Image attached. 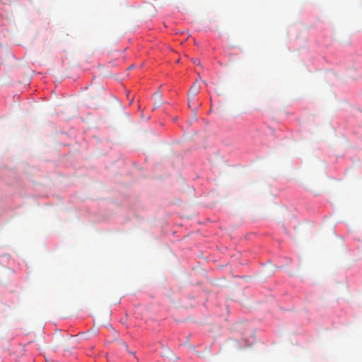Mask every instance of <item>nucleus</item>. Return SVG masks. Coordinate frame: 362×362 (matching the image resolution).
Instances as JSON below:
<instances>
[{
	"mask_svg": "<svg viewBox=\"0 0 362 362\" xmlns=\"http://www.w3.org/2000/svg\"><path fill=\"white\" fill-rule=\"evenodd\" d=\"M192 103H189V99L188 98V106H189V107H192Z\"/></svg>",
	"mask_w": 362,
	"mask_h": 362,
	"instance_id": "obj_5",
	"label": "nucleus"
},
{
	"mask_svg": "<svg viewBox=\"0 0 362 362\" xmlns=\"http://www.w3.org/2000/svg\"><path fill=\"white\" fill-rule=\"evenodd\" d=\"M154 95L158 98V101L161 100V95L160 93H155Z\"/></svg>",
	"mask_w": 362,
	"mask_h": 362,
	"instance_id": "obj_2",
	"label": "nucleus"
},
{
	"mask_svg": "<svg viewBox=\"0 0 362 362\" xmlns=\"http://www.w3.org/2000/svg\"><path fill=\"white\" fill-rule=\"evenodd\" d=\"M200 90V85L198 81H195L193 83L192 86L189 88L188 91V98L189 99V103H192L195 99L197 95L199 93Z\"/></svg>",
	"mask_w": 362,
	"mask_h": 362,
	"instance_id": "obj_1",
	"label": "nucleus"
},
{
	"mask_svg": "<svg viewBox=\"0 0 362 362\" xmlns=\"http://www.w3.org/2000/svg\"><path fill=\"white\" fill-rule=\"evenodd\" d=\"M160 105H161V100H158L157 102V103L155 105V106L153 107V109L158 108Z\"/></svg>",
	"mask_w": 362,
	"mask_h": 362,
	"instance_id": "obj_3",
	"label": "nucleus"
},
{
	"mask_svg": "<svg viewBox=\"0 0 362 362\" xmlns=\"http://www.w3.org/2000/svg\"><path fill=\"white\" fill-rule=\"evenodd\" d=\"M160 105H161V100H158L157 102V103L155 105V106L153 107V109L158 108Z\"/></svg>",
	"mask_w": 362,
	"mask_h": 362,
	"instance_id": "obj_4",
	"label": "nucleus"
}]
</instances>
